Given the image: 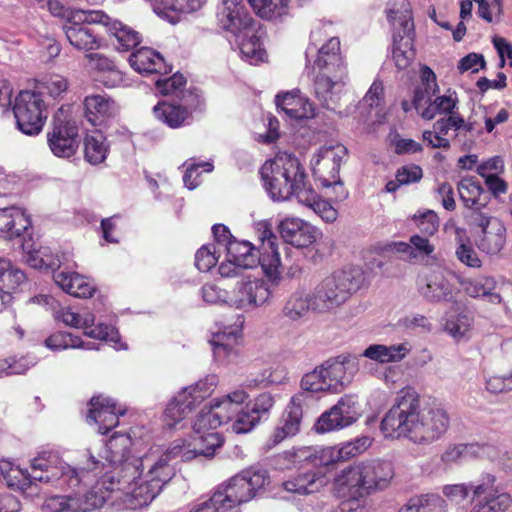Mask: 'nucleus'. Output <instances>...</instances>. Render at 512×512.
Here are the masks:
<instances>
[{
    "instance_id": "nucleus-28",
    "label": "nucleus",
    "mask_w": 512,
    "mask_h": 512,
    "mask_svg": "<svg viewBox=\"0 0 512 512\" xmlns=\"http://www.w3.org/2000/svg\"><path fill=\"white\" fill-rule=\"evenodd\" d=\"M282 239L297 248L308 247L315 242L318 231L300 218H286L279 224Z\"/></svg>"
},
{
    "instance_id": "nucleus-16",
    "label": "nucleus",
    "mask_w": 512,
    "mask_h": 512,
    "mask_svg": "<svg viewBox=\"0 0 512 512\" xmlns=\"http://www.w3.org/2000/svg\"><path fill=\"white\" fill-rule=\"evenodd\" d=\"M213 383L200 381L195 385L184 388L167 405L164 421L170 428L184 419L192 409L200 404L212 392Z\"/></svg>"
},
{
    "instance_id": "nucleus-37",
    "label": "nucleus",
    "mask_w": 512,
    "mask_h": 512,
    "mask_svg": "<svg viewBox=\"0 0 512 512\" xmlns=\"http://www.w3.org/2000/svg\"><path fill=\"white\" fill-rule=\"evenodd\" d=\"M31 225L30 217L17 206L0 208V232L20 236Z\"/></svg>"
},
{
    "instance_id": "nucleus-5",
    "label": "nucleus",
    "mask_w": 512,
    "mask_h": 512,
    "mask_svg": "<svg viewBox=\"0 0 512 512\" xmlns=\"http://www.w3.org/2000/svg\"><path fill=\"white\" fill-rule=\"evenodd\" d=\"M259 239L261 245L258 251L247 241H238L236 239L228 242L223 250L227 257L238 262V265L247 268H253L260 264L264 274L270 282L277 284L281 277V259L278 251L279 241L272 232L271 225L268 222L259 223Z\"/></svg>"
},
{
    "instance_id": "nucleus-21",
    "label": "nucleus",
    "mask_w": 512,
    "mask_h": 512,
    "mask_svg": "<svg viewBox=\"0 0 512 512\" xmlns=\"http://www.w3.org/2000/svg\"><path fill=\"white\" fill-rule=\"evenodd\" d=\"M308 399L309 395L305 392H300L291 398L290 403L267 442L269 448L275 447L285 439L299 433L303 416L302 406Z\"/></svg>"
},
{
    "instance_id": "nucleus-25",
    "label": "nucleus",
    "mask_w": 512,
    "mask_h": 512,
    "mask_svg": "<svg viewBox=\"0 0 512 512\" xmlns=\"http://www.w3.org/2000/svg\"><path fill=\"white\" fill-rule=\"evenodd\" d=\"M217 18L221 27L235 36L248 35L251 31L253 20L241 0H220Z\"/></svg>"
},
{
    "instance_id": "nucleus-22",
    "label": "nucleus",
    "mask_w": 512,
    "mask_h": 512,
    "mask_svg": "<svg viewBox=\"0 0 512 512\" xmlns=\"http://www.w3.org/2000/svg\"><path fill=\"white\" fill-rule=\"evenodd\" d=\"M346 148L343 145L321 147L311 159L313 175L322 186H329L336 181Z\"/></svg>"
},
{
    "instance_id": "nucleus-29",
    "label": "nucleus",
    "mask_w": 512,
    "mask_h": 512,
    "mask_svg": "<svg viewBox=\"0 0 512 512\" xmlns=\"http://www.w3.org/2000/svg\"><path fill=\"white\" fill-rule=\"evenodd\" d=\"M328 483L326 475L319 470H307L292 474L282 482V488L289 493L309 495L320 491Z\"/></svg>"
},
{
    "instance_id": "nucleus-11",
    "label": "nucleus",
    "mask_w": 512,
    "mask_h": 512,
    "mask_svg": "<svg viewBox=\"0 0 512 512\" xmlns=\"http://www.w3.org/2000/svg\"><path fill=\"white\" fill-rule=\"evenodd\" d=\"M387 17L393 27V59L398 69H406L415 57L412 47L414 23L408 0H392Z\"/></svg>"
},
{
    "instance_id": "nucleus-45",
    "label": "nucleus",
    "mask_w": 512,
    "mask_h": 512,
    "mask_svg": "<svg viewBox=\"0 0 512 512\" xmlns=\"http://www.w3.org/2000/svg\"><path fill=\"white\" fill-rule=\"evenodd\" d=\"M399 512H447V503L440 495L422 494L412 497Z\"/></svg>"
},
{
    "instance_id": "nucleus-36",
    "label": "nucleus",
    "mask_w": 512,
    "mask_h": 512,
    "mask_svg": "<svg viewBox=\"0 0 512 512\" xmlns=\"http://www.w3.org/2000/svg\"><path fill=\"white\" fill-rule=\"evenodd\" d=\"M458 192L464 206L470 210L468 217L471 221H474L477 214H483L481 209L486 206L487 202H482L481 196L484 191L478 181L473 177L463 178L458 183Z\"/></svg>"
},
{
    "instance_id": "nucleus-53",
    "label": "nucleus",
    "mask_w": 512,
    "mask_h": 512,
    "mask_svg": "<svg viewBox=\"0 0 512 512\" xmlns=\"http://www.w3.org/2000/svg\"><path fill=\"white\" fill-rule=\"evenodd\" d=\"M251 30H253L251 28ZM252 31L248 33V35H240V37H248L247 40H242L240 43V52L242 57L248 61L250 64H258L263 62L266 58V52L261 47V43L257 36L250 35ZM239 38V36H237Z\"/></svg>"
},
{
    "instance_id": "nucleus-50",
    "label": "nucleus",
    "mask_w": 512,
    "mask_h": 512,
    "mask_svg": "<svg viewBox=\"0 0 512 512\" xmlns=\"http://www.w3.org/2000/svg\"><path fill=\"white\" fill-rule=\"evenodd\" d=\"M255 13L264 19H276L288 12L290 0H248Z\"/></svg>"
},
{
    "instance_id": "nucleus-30",
    "label": "nucleus",
    "mask_w": 512,
    "mask_h": 512,
    "mask_svg": "<svg viewBox=\"0 0 512 512\" xmlns=\"http://www.w3.org/2000/svg\"><path fill=\"white\" fill-rule=\"evenodd\" d=\"M239 339L238 329L232 327L214 333L210 340L214 357L223 363L235 362L239 356Z\"/></svg>"
},
{
    "instance_id": "nucleus-39",
    "label": "nucleus",
    "mask_w": 512,
    "mask_h": 512,
    "mask_svg": "<svg viewBox=\"0 0 512 512\" xmlns=\"http://www.w3.org/2000/svg\"><path fill=\"white\" fill-rule=\"evenodd\" d=\"M439 92L436 75L431 68L424 65L420 70V83L414 90L413 105L417 111L424 107Z\"/></svg>"
},
{
    "instance_id": "nucleus-40",
    "label": "nucleus",
    "mask_w": 512,
    "mask_h": 512,
    "mask_svg": "<svg viewBox=\"0 0 512 512\" xmlns=\"http://www.w3.org/2000/svg\"><path fill=\"white\" fill-rule=\"evenodd\" d=\"M103 26L106 27L110 35L116 38L119 50L128 51L141 42V36L137 31L108 15Z\"/></svg>"
},
{
    "instance_id": "nucleus-8",
    "label": "nucleus",
    "mask_w": 512,
    "mask_h": 512,
    "mask_svg": "<svg viewBox=\"0 0 512 512\" xmlns=\"http://www.w3.org/2000/svg\"><path fill=\"white\" fill-rule=\"evenodd\" d=\"M443 495L455 504L464 503L472 493L469 512H506L512 498L496 484L493 475H486L478 482L449 484L442 487Z\"/></svg>"
},
{
    "instance_id": "nucleus-27",
    "label": "nucleus",
    "mask_w": 512,
    "mask_h": 512,
    "mask_svg": "<svg viewBox=\"0 0 512 512\" xmlns=\"http://www.w3.org/2000/svg\"><path fill=\"white\" fill-rule=\"evenodd\" d=\"M417 290L425 300L433 303L450 301L453 297V285L442 269L421 274L417 280Z\"/></svg>"
},
{
    "instance_id": "nucleus-64",
    "label": "nucleus",
    "mask_w": 512,
    "mask_h": 512,
    "mask_svg": "<svg viewBox=\"0 0 512 512\" xmlns=\"http://www.w3.org/2000/svg\"><path fill=\"white\" fill-rule=\"evenodd\" d=\"M462 126H464V118L459 113L455 112L437 120L433 124V129L443 137L447 135L451 129L459 130Z\"/></svg>"
},
{
    "instance_id": "nucleus-15",
    "label": "nucleus",
    "mask_w": 512,
    "mask_h": 512,
    "mask_svg": "<svg viewBox=\"0 0 512 512\" xmlns=\"http://www.w3.org/2000/svg\"><path fill=\"white\" fill-rule=\"evenodd\" d=\"M361 416V405L354 395H344L329 410L325 411L315 423L317 433H328L346 428Z\"/></svg>"
},
{
    "instance_id": "nucleus-20",
    "label": "nucleus",
    "mask_w": 512,
    "mask_h": 512,
    "mask_svg": "<svg viewBox=\"0 0 512 512\" xmlns=\"http://www.w3.org/2000/svg\"><path fill=\"white\" fill-rule=\"evenodd\" d=\"M55 319L61 321L66 326L84 329L85 335L90 338L114 343H117L119 340L118 331L114 327L104 324H98L93 327L95 316L92 313H86L82 316L74 312L70 307H63L55 312Z\"/></svg>"
},
{
    "instance_id": "nucleus-57",
    "label": "nucleus",
    "mask_w": 512,
    "mask_h": 512,
    "mask_svg": "<svg viewBox=\"0 0 512 512\" xmlns=\"http://www.w3.org/2000/svg\"><path fill=\"white\" fill-rule=\"evenodd\" d=\"M413 219L420 231L427 236H432L438 230L439 218L433 210L419 212L414 215Z\"/></svg>"
},
{
    "instance_id": "nucleus-54",
    "label": "nucleus",
    "mask_w": 512,
    "mask_h": 512,
    "mask_svg": "<svg viewBox=\"0 0 512 512\" xmlns=\"http://www.w3.org/2000/svg\"><path fill=\"white\" fill-rule=\"evenodd\" d=\"M45 346L53 351H59L69 348H85L92 349L88 344L84 345L80 337L65 332H57L45 339Z\"/></svg>"
},
{
    "instance_id": "nucleus-13",
    "label": "nucleus",
    "mask_w": 512,
    "mask_h": 512,
    "mask_svg": "<svg viewBox=\"0 0 512 512\" xmlns=\"http://www.w3.org/2000/svg\"><path fill=\"white\" fill-rule=\"evenodd\" d=\"M269 482L268 473L260 468H248L218 487L226 504L232 509L256 497Z\"/></svg>"
},
{
    "instance_id": "nucleus-61",
    "label": "nucleus",
    "mask_w": 512,
    "mask_h": 512,
    "mask_svg": "<svg viewBox=\"0 0 512 512\" xmlns=\"http://www.w3.org/2000/svg\"><path fill=\"white\" fill-rule=\"evenodd\" d=\"M225 510H228V508H226L222 494L217 489L209 499L195 503L190 512H219Z\"/></svg>"
},
{
    "instance_id": "nucleus-24",
    "label": "nucleus",
    "mask_w": 512,
    "mask_h": 512,
    "mask_svg": "<svg viewBox=\"0 0 512 512\" xmlns=\"http://www.w3.org/2000/svg\"><path fill=\"white\" fill-rule=\"evenodd\" d=\"M472 223L481 228V234L476 239L477 247L486 254H498L506 243L503 222L486 214H477Z\"/></svg>"
},
{
    "instance_id": "nucleus-31",
    "label": "nucleus",
    "mask_w": 512,
    "mask_h": 512,
    "mask_svg": "<svg viewBox=\"0 0 512 512\" xmlns=\"http://www.w3.org/2000/svg\"><path fill=\"white\" fill-rule=\"evenodd\" d=\"M131 67L140 74H167L171 67L165 62L163 56L148 47H142L129 57Z\"/></svg>"
},
{
    "instance_id": "nucleus-6",
    "label": "nucleus",
    "mask_w": 512,
    "mask_h": 512,
    "mask_svg": "<svg viewBox=\"0 0 512 512\" xmlns=\"http://www.w3.org/2000/svg\"><path fill=\"white\" fill-rule=\"evenodd\" d=\"M394 472L392 465L382 460H367L343 469L334 486L343 497L358 498L386 489Z\"/></svg>"
},
{
    "instance_id": "nucleus-43",
    "label": "nucleus",
    "mask_w": 512,
    "mask_h": 512,
    "mask_svg": "<svg viewBox=\"0 0 512 512\" xmlns=\"http://www.w3.org/2000/svg\"><path fill=\"white\" fill-rule=\"evenodd\" d=\"M155 117L171 128H178L189 120L191 112L180 105L160 102L153 108Z\"/></svg>"
},
{
    "instance_id": "nucleus-35",
    "label": "nucleus",
    "mask_w": 512,
    "mask_h": 512,
    "mask_svg": "<svg viewBox=\"0 0 512 512\" xmlns=\"http://www.w3.org/2000/svg\"><path fill=\"white\" fill-rule=\"evenodd\" d=\"M276 105L291 119H308L315 115L312 104L298 92L278 94Z\"/></svg>"
},
{
    "instance_id": "nucleus-19",
    "label": "nucleus",
    "mask_w": 512,
    "mask_h": 512,
    "mask_svg": "<svg viewBox=\"0 0 512 512\" xmlns=\"http://www.w3.org/2000/svg\"><path fill=\"white\" fill-rule=\"evenodd\" d=\"M51 152L60 158H70L79 146L78 126L75 121L55 115L51 131L47 134Z\"/></svg>"
},
{
    "instance_id": "nucleus-23",
    "label": "nucleus",
    "mask_w": 512,
    "mask_h": 512,
    "mask_svg": "<svg viewBox=\"0 0 512 512\" xmlns=\"http://www.w3.org/2000/svg\"><path fill=\"white\" fill-rule=\"evenodd\" d=\"M512 285L503 278L492 276H481L464 283V290L467 295L481 299L493 305H502L506 312L509 307L504 300L503 293Z\"/></svg>"
},
{
    "instance_id": "nucleus-56",
    "label": "nucleus",
    "mask_w": 512,
    "mask_h": 512,
    "mask_svg": "<svg viewBox=\"0 0 512 512\" xmlns=\"http://www.w3.org/2000/svg\"><path fill=\"white\" fill-rule=\"evenodd\" d=\"M473 318L468 314H458L451 317L445 324V330L454 338L465 337L471 330Z\"/></svg>"
},
{
    "instance_id": "nucleus-14",
    "label": "nucleus",
    "mask_w": 512,
    "mask_h": 512,
    "mask_svg": "<svg viewBox=\"0 0 512 512\" xmlns=\"http://www.w3.org/2000/svg\"><path fill=\"white\" fill-rule=\"evenodd\" d=\"M47 106L39 93L33 90L19 92L12 107L18 129L27 135H38L48 117Z\"/></svg>"
},
{
    "instance_id": "nucleus-42",
    "label": "nucleus",
    "mask_w": 512,
    "mask_h": 512,
    "mask_svg": "<svg viewBox=\"0 0 512 512\" xmlns=\"http://www.w3.org/2000/svg\"><path fill=\"white\" fill-rule=\"evenodd\" d=\"M310 309L317 310L314 294L310 295L304 290H297L289 296L282 311L285 317L296 321L303 318Z\"/></svg>"
},
{
    "instance_id": "nucleus-10",
    "label": "nucleus",
    "mask_w": 512,
    "mask_h": 512,
    "mask_svg": "<svg viewBox=\"0 0 512 512\" xmlns=\"http://www.w3.org/2000/svg\"><path fill=\"white\" fill-rule=\"evenodd\" d=\"M360 268L350 267L334 271L314 291L317 311H328L345 303L364 283Z\"/></svg>"
},
{
    "instance_id": "nucleus-7",
    "label": "nucleus",
    "mask_w": 512,
    "mask_h": 512,
    "mask_svg": "<svg viewBox=\"0 0 512 512\" xmlns=\"http://www.w3.org/2000/svg\"><path fill=\"white\" fill-rule=\"evenodd\" d=\"M314 68L318 69V75L314 83L316 97L324 107L335 110L346 76V68L340 55V41L338 38L331 37L326 44L318 49Z\"/></svg>"
},
{
    "instance_id": "nucleus-52",
    "label": "nucleus",
    "mask_w": 512,
    "mask_h": 512,
    "mask_svg": "<svg viewBox=\"0 0 512 512\" xmlns=\"http://www.w3.org/2000/svg\"><path fill=\"white\" fill-rule=\"evenodd\" d=\"M312 455L311 446H302L293 447L290 450L284 451L281 458L287 469L305 468L312 466Z\"/></svg>"
},
{
    "instance_id": "nucleus-1",
    "label": "nucleus",
    "mask_w": 512,
    "mask_h": 512,
    "mask_svg": "<svg viewBox=\"0 0 512 512\" xmlns=\"http://www.w3.org/2000/svg\"><path fill=\"white\" fill-rule=\"evenodd\" d=\"M130 446L128 435L115 434L105 444L103 456L96 458L88 451L86 464L78 468L71 467L56 453L43 452L31 460L30 471L22 474L30 482L59 483L71 489L98 479L105 508L137 510L148 506L160 491L138 472L149 458L129 461Z\"/></svg>"
},
{
    "instance_id": "nucleus-55",
    "label": "nucleus",
    "mask_w": 512,
    "mask_h": 512,
    "mask_svg": "<svg viewBox=\"0 0 512 512\" xmlns=\"http://www.w3.org/2000/svg\"><path fill=\"white\" fill-rule=\"evenodd\" d=\"M221 250L215 244L202 246L195 255V266L201 272L210 271L218 262Z\"/></svg>"
},
{
    "instance_id": "nucleus-4",
    "label": "nucleus",
    "mask_w": 512,
    "mask_h": 512,
    "mask_svg": "<svg viewBox=\"0 0 512 512\" xmlns=\"http://www.w3.org/2000/svg\"><path fill=\"white\" fill-rule=\"evenodd\" d=\"M222 446V440L217 434H208L194 443H186L181 439L174 440L165 452L157 460L144 462L148 467L144 475L156 489L161 491L162 487L175 475V464L178 461L187 462L198 456L212 457L217 448Z\"/></svg>"
},
{
    "instance_id": "nucleus-62",
    "label": "nucleus",
    "mask_w": 512,
    "mask_h": 512,
    "mask_svg": "<svg viewBox=\"0 0 512 512\" xmlns=\"http://www.w3.org/2000/svg\"><path fill=\"white\" fill-rule=\"evenodd\" d=\"M86 58L90 68L111 73L114 77V84L121 80L119 71L113 68V63L109 58L99 53H89Z\"/></svg>"
},
{
    "instance_id": "nucleus-2",
    "label": "nucleus",
    "mask_w": 512,
    "mask_h": 512,
    "mask_svg": "<svg viewBox=\"0 0 512 512\" xmlns=\"http://www.w3.org/2000/svg\"><path fill=\"white\" fill-rule=\"evenodd\" d=\"M450 418L440 407L421 408L419 395L403 390L384 415L380 429L385 438H405L417 445H430L447 432Z\"/></svg>"
},
{
    "instance_id": "nucleus-49",
    "label": "nucleus",
    "mask_w": 512,
    "mask_h": 512,
    "mask_svg": "<svg viewBox=\"0 0 512 512\" xmlns=\"http://www.w3.org/2000/svg\"><path fill=\"white\" fill-rule=\"evenodd\" d=\"M109 152V146L101 133L88 135L85 138V159L92 165L102 163Z\"/></svg>"
},
{
    "instance_id": "nucleus-32",
    "label": "nucleus",
    "mask_w": 512,
    "mask_h": 512,
    "mask_svg": "<svg viewBox=\"0 0 512 512\" xmlns=\"http://www.w3.org/2000/svg\"><path fill=\"white\" fill-rule=\"evenodd\" d=\"M83 105L85 117L93 126L102 125L118 113L115 101L105 95H89Z\"/></svg>"
},
{
    "instance_id": "nucleus-3",
    "label": "nucleus",
    "mask_w": 512,
    "mask_h": 512,
    "mask_svg": "<svg viewBox=\"0 0 512 512\" xmlns=\"http://www.w3.org/2000/svg\"><path fill=\"white\" fill-rule=\"evenodd\" d=\"M264 187L274 201H285L292 196L307 201L305 191L309 187L299 159L287 152H279L266 161L260 170Z\"/></svg>"
},
{
    "instance_id": "nucleus-47",
    "label": "nucleus",
    "mask_w": 512,
    "mask_h": 512,
    "mask_svg": "<svg viewBox=\"0 0 512 512\" xmlns=\"http://www.w3.org/2000/svg\"><path fill=\"white\" fill-rule=\"evenodd\" d=\"M26 276L7 259L0 258V291L6 294L25 284Z\"/></svg>"
},
{
    "instance_id": "nucleus-48",
    "label": "nucleus",
    "mask_w": 512,
    "mask_h": 512,
    "mask_svg": "<svg viewBox=\"0 0 512 512\" xmlns=\"http://www.w3.org/2000/svg\"><path fill=\"white\" fill-rule=\"evenodd\" d=\"M304 198H307V201L298 202L311 208L325 222L331 223L337 219V210L328 201L320 199L310 186L305 191Z\"/></svg>"
},
{
    "instance_id": "nucleus-51",
    "label": "nucleus",
    "mask_w": 512,
    "mask_h": 512,
    "mask_svg": "<svg viewBox=\"0 0 512 512\" xmlns=\"http://www.w3.org/2000/svg\"><path fill=\"white\" fill-rule=\"evenodd\" d=\"M312 453L313 467H326L346 460L341 445L312 447Z\"/></svg>"
},
{
    "instance_id": "nucleus-60",
    "label": "nucleus",
    "mask_w": 512,
    "mask_h": 512,
    "mask_svg": "<svg viewBox=\"0 0 512 512\" xmlns=\"http://www.w3.org/2000/svg\"><path fill=\"white\" fill-rule=\"evenodd\" d=\"M186 80L180 73H175L169 78L156 81L157 90L163 95H178L184 87Z\"/></svg>"
},
{
    "instance_id": "nucleus-17",
    "label": "nucleus",
    "mask_w": 512,
    "mask_h": 512,
    "mask_svg": "<svg viewBox=\"0 0 512 512\" xmlns=\"http://www.w3.org/2000/svg\"><path fill=\"white\" fill-rule=\"evenodd\" d=\"M270 296L271 291L263 279L245 277L229 291L227 305L249 311L266 304Z\"/></svg>"
},
{
    "instance_id": "nucleus-18",
    "label": "nucleus",
    "mask_w": 512,
    "mask_h": 512,
    "mask_svg": "<svg viewBox=\"0 0 512 512\" xmlns=\"http://www.w3.org/2000/svg\"><path fill=\"white\" fill-rule=\"evenodd\" d=\"M105 508L98 482L82 495L54 496L44 503L45 512H95Z\"/></svg>"
},
{
    "instance_id": "nucleus-41",
    "label": "nucleus",
    "mask_w": 512,
    "mask_h": 512,
    "mask_svg": "<svg viewBox=\"0 0 512 512\" xmlns=\"http://www.w3.org/2000/svg\"><path fill=\"white\" fill-rule=\"evenodd\" d=\"M458 105V97L455 91L448 90L446 94L431 98L429 103L417 110L423 119L431 120L437 114L448 115L455 113Z\"/></svg>"
},
{
    "instance_id": "nucleus-44",
    "label": "nucleus",
    "mask_w": 512,
    "mask_h": 512,
    "mask_svg": "<svg viewBox=\"0 0 512 512\" xmlns=\"http://www.w3.org/2000/svg\"><path fill=\"white\" fill-rule=\"evenodd\" d=\"M69 81L60 74H47L36 80L34 90L40 97L44 95L53 99L62 98L68 91Z\"/></svg>"
},
{
    "instance_id": "nucleus-46",
    "label": "nucleus",
    "mask_w": 512,
    "mask_h": 512,
    "mask_svg": "<svg viewBox=\"0 0 512 512\" xmlns=\"http://www.w3.org/2000/svg\"><path fill=\"white\" fill-rule=\"evenodd\" d=\"M222 423L219 420L218 417L215 415V411L211 407L205 406L200 413L198 414L194 424H193V430H194V436L191 437L190 440L182 439L186 443H194L196 440L207 436L208 434H212V432H209V430H215L219 426H221ZM213 434L219 435L221 440L223 441V438L218 432H213Z\"/></svg>"
},
{
    "instance_id": "nucleus-63",
    "label": "nucleus",
    "mask_w": 512,
    "mask_h": 512,
    "mask_svg": "<svg viewBox=\"0 0 512 512\" xmlns=\"http://www.w3.org/2000/svg\"><path fill=\"white\" fill-rule=\"evenodd\" d=\"M201 296L203 301L208 304H226L229 298V291L221 289L215 284L207 283L201 288Z\"/></svg>"
},
{
    "instance_id": "nucleus-34",
    "label": "nucleus",
    "mask_w": 512,
    "mask_h": 512,
    "mask_svg": "<svg viewBox=\"0 0 512 512\" xmlns=\"http://www.w3.org/2000/svg\"><path fill=\"white\" fill-rule=\"evenodd\" d=\"M412 350L409 342H402L393 345L371 344L361 354V356L384 364L402 361Z\"/></svg>"
},
{
    "instance_id": "nucleus-59",
    "label": "nucleus",
    "mask_w": 512,
    "mask_h": 512,
    "mask_svg": "<svg viewBox=\"0 0 512 512\" xmlns=\"http://www.w3.org/2000/svg\"><path fill=\"white\" fill-rule=\"evenodd\" d=\"M260 420L258 416L255 415L251 409L247 411L240 410L238 411L235 421L232 424V430L237 434L248 433L250 432Z\"/></svg>"
},
{
    "instance_id": "nucleus-58",
    "label": "nucleus",
    "mask_w": 512,
    "mask_h": 512,
    "mask_svg": "<svg viewBox=\"0 0 512 512\" xmlns=\"http://www.w3.org/2000/svg\"><path fill=\"white\" fill-rule=\"evenodd\" d=\"M34 364V361L26 357L0 360V376L23 374Z\"/></svg>"
},
{
    "instance_id": "nucleus-26",
    "label": "nucleus",
    "mask_w": 512,
    "mask_h": 512,
    "mask_svg": "<svg viewBox=\"0 0 512 512\" xmlns=\"http://www.w3.org/2000/svg\"><path fill=\"white\" fill-rule=\"evenodd\" d=\"M90 405L87 419L98 425V431L101 434H107L116 427L119 423V416L126 412L124 406L117 405L114 399L103 395L94 396Z\"/></svg>"
},
{
    "instance_id": "nucleus-12",
    "label": "nucleus",
    "mask_w": 512,
    "mask_h": 512,
    "mask_svg": "<svg viewBox=\"0 0 512 512\" xmlns=\"http://www.w3.org/2000/svg\"><path fill=\"white\" fill-rule=\"evenodd\" d=\"M107 21V14L101 10H72L63 26L69 43L77 50L90 52L101 47V38L91 29L90 24Z\"/></svg>"
},
{
    "instance_id": "nucleus-9",
    "label": "nucleus",
    "mask_w": 512,
    "mask_h": 512,
    "mask_svg": "<svg viewBox=\"0 0 512 512\" xmlns=\"http://www.w3.org/2000/svg\"><path fill=\"white\" fill-rule=\"evenodd\" d=\"M358 370V360L351 355H339L323 362L301 379L303 392H341Z\"/></svg>"
},
{
    "instance_id": "nucleus-38",
    "label": "nucleus",
    "mask_w": 512,
    "mask_h": 512,
    "mask_svg": "<svg viewBox=\"0 0 512 512\" xmlns=\"http://www.w3.org/2000/svg\"><path fill=\"white\" fill-rule=\"evenodd\" d=\"M247 399L248 393L244 389H236L222 398L215 399L210 405L216 417L225 424L236 417L241 405Z\"/></svg>"
},
{
    "instance_id": "nucleus-33",
    "label": "nucleus",
    "mask_w": 512,
    "mask_h": 512,
    "mask_svg": "<svg viewBox=\"0 0 512 512\" xmlns=\"http://www.w3.org/2000/svg\"><path fill=\"white\" fill-rule=\"evenodd\" d=\"M55 283L66 293L79 298L91 297L95 287L89 279L75 272H54Z\"/></svg>"
}]
</instances>
